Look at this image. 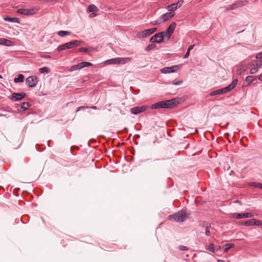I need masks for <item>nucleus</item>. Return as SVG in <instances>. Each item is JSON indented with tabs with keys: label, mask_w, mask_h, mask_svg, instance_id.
Returning <instances> with one entry per match:
<instances>
[{
	"label": "nucleus",
	"mask_w": 262,
	"mask_h": 262,
	"mask_svg": "<svg viewBox=\"0 0 262 262\" xmlns=\"http://www.w3.org/2000/svg\"><path fill=\"white\" fill-rule=\"evenodd\" d=\"M237 83V80L234 79L228 86L219 90L213 91L210 93V95L212 96L216 95H220L226 93L233 89L236 85Z\"/></svg>",
	"instance_id": "1"
},
{
	"label": "nucleus",
	"mask_w": 262,
	"mask_h": 262,
	"mask_svg": "<svg viewBox=\"0 0 262 262\" xmlns=\"http://www.w3.org/2000/svg\"><path fill=\"white\" fill-rule=\"evenodd\" d=\"M174 105L173 100L162 101L154 103L151 106V109H159L160 108H171Z\"/></svg>",
	"instance_id": "2"
},
{
	"label": "nucleus",
	"mask_w": 262,
	"mask_h": 262,
	"mask_svg": "<svg viewBox=\"0 0 262 262\" xmlns=\"http://www.w3.org/2000/svg\"><path fill=\"white\" fill-rule=\"evenodd\" d=\"M187 216L185 211L181 210L168 216V219L171 221L176 222H182L186 220Z\"/></svg>",
	"instance_id": "3"
},
{
	"label": "nucleus",
	"mask_w": 262,
	"mask_h": 262,
	"mask_svg": "<svg viewBox=\"0 0 262 262\" xmlns=\"http://www.w3.org/2000/svg\"><path fill=\"white\" fill-rule=\"evenodd\" d=\"M132 60L131 57L112 58L105 61L106 64H125Z\"/></svg>",
	"instance_id": "4"
},
{
	"label": "nucleus",
	"mask_w": 262,
	"mask_h": 262,
	"mask_svg": "<svg viewBox=\"0 0 262 262\" xmlns=\"http://www.w3.org/2000/svg\"><path fill=\"white\" fill-rule=\"evenodd\" d=\"M157 31V28H151V29H146V30H144V31L139 33L137 34V36L139 38H145V37H147L149 36L151 34H153L154 33H155Z\"/></svg>",
	"instance_id": "5"
},
{
	"label": "nucleus",
	"mask_w": 262,
	"mask_h": 262,
	"mask_svg": "<svg viewBox=\"0 0 262 262\" xmlns=\"http://www.w3.org/2000/svg\"><path fill=\"white\" fill-rule=\"evenodd\" d=\"M38 82V78L35 76H29L26 80V84L30 88L35 87Z\"/></svg>",
	"instance_id": "6"
},
{
	"label": "nucleus",
	"mask_w": 262,
	"mask_h": 262,
	"mask_svg": "<svg viewBox=\"0 0 262 262\" xmlns=\"http://www.w3.org/2000/svg\"><path fill=\"white\" fill-rule=\"evenodd\" d=\"M253 216V214L251 212L243 213H234L231 214V217L234 219H241L243 218H249Z\"/></svg>",
	"instance_id": "7"
},
{
	"label": "nucleus",
	"mask_w": 262,
	"mask_h": 262,
	"mask_svg": "<svg viewBox=\"0 0 262 262\" xmlns=\"http://www.w3.org/2000/svg\"><path fill=\"white\" fill-rule=\"evenodd\" d=\"M179 69V66H173L170 67H165L160 70L162 73L168 74L177 72Z\"/></svg>",
	"instance_id": "8"
},
{
	"label": "nucleus",
	"mask_w": 262,
	"mask_h": 262,
	"mask_svg": "<svg viewBox=\"0 0 262 262\" xmlns=\"http://www.w3.org/2000/svg\"><path fill=\"white\" fill-rule=\"evenodd\" d=\"M246 1H240L236 2V3L228 6L226 8V11H228L230 10H232L235 9L238 7H242L246 4Z\"/></svg>",
	"instance_id": "9"
},
{
	"label": "nucleus",
	"mask_w": 262,
	"mask_h": 262,
	"mask_svg": "<svg viewBox=\"0 0 262 262\" xmlns=\"http://www.w3.org/2000/svg\"><path fill=\"white\" fill-rule=\"evenodd\" d=\"M148 108L146 106H136L134 107H133L130 110V112L134 114V115H137L139 113H142L146 111L147 108Z\"/></svg>",
	"instance_id": "10"
},
{
	"label": "nucleus",
	"mask_w": 262,
	"mask_h": 262,
	"mask_svg": "<svg viewBox=\"0 0 262 262\" xmlns=\"http://www.w3.org/2000/svg\"><path fill=\"white\" fill-rule=\"evenodd\" d=\"M163 33H158L155 34L150 39V41L152 42L161 43L163 41Z\"/></svg>",
	"instance_id": "11"
},
{
	"label": "nucleus",
	"mask_w": 262,
	"mask_h": 262,
	"mask_svg": "<svg viewBox=\"0 0 262 262\" xmlns=\"http://www.w3.org/2000/svg\"><path fill=\"white\" fill-rule=\"evenodd\" d=\"M82 41L81 40H75L70 42L65 43L66 49H72L81 45Z\"/></svg>",
	"instance_id": "12"
},
{
	"label": "nucleus",
	"mask_w": 262,
	"mask_h": 262,
	"mask_svg": "<svg viewBox=\"0 0 262 262\" xmlns=\"http://www.w3.org/2000/svg\"><path fill=\"white\" fill-rule=\"evenodd\" d=\"M177 24L175 22L172 23L168 28L167 29V31H166V33L167 34V38L169 39L171 34L173 33L176 27Z\"/></svg>",
	"instance_id": "13"
},
{
	"label": "nucleus",
	"mask_w": 262,
	"mask_h": 262,
	"mask_svg": "<svg viewBox=\"0 0 262 262\" xmlns=\"http://www.w3.org/2000/svg\"><path fill=\"white\" fill-rule=\"evenodd\" d=\"M25 96V93H14L12 94L11 99L14 101H19L23 99Z\"/></svg>",
	"instance_id": "14"
},
{
	"label": "nucleus",
	"mask_w": 262,
	"mask_h": 262,
	"mask_svg": "<svg viewBox=\"0 0 262 262\" xmlns=\"http://www.w3.org/2000/svg\"><path fill=\"white\" fill-rule=\"evenodd\" d=\"M17 12L20 14L25 15H32L35 13L34 10L29 9H19Z\"/></svg>",
	"instance_id": "15"
},
{
	"label": "nucleus",
	"mask_w": 262,
	"mask_h": 262,
	"mask_svg": "<svg viewBox=\"0 0 262 262\" xmlns=\"http://www.w3.org/2000/svg\"><path fill=\"white\" fill-rule=\"evenodd\" d=\"M174 13L171 12H167V13L162 15L161 16V19L162 20L161 21L163 23L166 20H169L171 17H172L174 16Z\"/></svg>",
	"instance_id": "16"
},
{
	"label": "nucleus",
	"mask_w": 262,
	"mask_h": 262,
	"mask_svg": "<svg viewBox=\"0 0 262 262\" xmlns=\"http://www.w3.org/2000/svg\"><path fill=\"white\" fill-rule=\"evenodd\" d=\"M0 45H4L7 47L13 46L14 42L10 40L4 38H0Z\"/></svg>",
	"instance_id": "17"
},
{
	"label": "nucleus",
	"mask_w": 262,
	"mask_h": 262,
	"mask_svg": "<svg viewBox=\"0 0 262 262\" xmlns=\"http://www.w3.org/2000/svg\"><path fill=\"white\" fill-rule=\"evenodd\" d=\"M4 19L5 21L19 23V19L17 17H10L7 16L5 17Z\"/></svg>",
	"instance_id": "18"
},
{
	"label": "nucleus",
	"mask_w": 262,
	"mask_h": 262,
	"mask_svg": "<svg viewBox=\"0 0 262 262\" xmlns=\"http://www.w3.org/2000/svg\"><path fill=\"white\" fill-rule=\"evenodd\" d=\"M204 226L205 227V234L207 236H209L210 235V228L211 227V225L208 223L205 222L204 223Z\"/></svg>",
	"instance_id": "19"
},
{
	"label": "nucleus",
	"mask_w": 262,
	"mask_h": 262,
	"mask_svg": "<svg viewBox=\"0 0 262 262\" xmlns=\"http://www.w3.org/2000/svg\"><path fill=\"white\" fill-rule=\"evenodd\" d=\"M249 185L255 188H262V183L259 182H250L249 183Z\"/></svg>",
	"instance_id": "20"
},
{
	"label": "nucleus",
	"mask_w": 262,
	"mask_h": 262,
	"mask_svg": "<svg viewBox=\"0 0 262 262\" xmlns=\"http://www.w3.org/2000/svg\"><path fill=\"white\" fill-rule=\"evenodd\" d=\"M24 76L23 74H19L18 75L17 78H15L14 79V81L15 83L17 82H22L24 81Z\"/></svg>",
	"instance_id": "21"
},
{
	"label": "nucleus",
	"mask_w": 262,
	"mask_h": 262,
	"mask_svg": "<svg viewBox=\"0 0 262 262\" xmlns=\"http://www.w3.org/2000/svg\"><path fill=\"white\" fill-rule=\"evenodd\" d=\"M79 67H80V69H81L83 68H85V67H88L92 66V64L91 62H86V61L81 62L79 63Z\"/></svg>",
	"instance_id": "22"
},
{
	"label": "nucleus",
	"mask_w": 262,
	"mask_h": 262,
	"mask_svg": "<svg viewBox=\"0 0 262 262\" xmlns=\"http://www.w3.org/2000/svg\"><path fill=\"white\" fill-rule=\"evenodd\" d=\"M88 10L90 12H94L98 11V8L95 5H90L88 7Z\"/></svg>",
	"instance_id": "23"
},
{
	"label": "nucleus",
	"mask_w": 262,
	"mask_h": 262,
	"mask_svg": "<svg viewBox=\"0 0 262 262\" xmlns=\"http://www.w3.org/2000/svg\"><path fill=\"white\" fill-rule=\"evenodd\" d=\"M256 79V77L252 76H248L246 78V81L250 85L254 80Z\"/></svg>",
	"instance_id": "24"
},
{
	"label": "nucleus",
	"mask_w": 262,
	"mask_h": 262,
	"mask_svg": "<svg viewBox=\"0 0 262 262\" xmlns=\"http://www.w3.org/2000/svg\"><path fill=\"white\" fill-rule=\"evenodd\" d=\"M166 9L168 11H170L171 12L172 11H174L177 9V6H176L174 3L168 6Z\"/></svg>",
	"instance_id": "25"
},
{
	"label": "nucleus",
	"mask_w": 262,
	"mask_h": 262,
	"mask_svg": "<svg viewBox=\"0 0 262 262\" xmlns=\"http://www.w3.org/2000/svg\"><path fill=\"white\" fill-rule=\"evenodd\" d=\"M58 35L61 37H64L71 34V32L67 31H60L57 33Z\"/></svg>",
	"instance_id": "26"
},
{
	"label": "nucleus",
	"mask_w": 262,
	"mask_h": 262,
	"mask_svg": "<svg viewBox=\"0 0 262 262\" xmlns=\"http://www.w3.org/2000/svg\"><path fill=\"white\" fill-rule=\"evenodd\" d=\"M224 247V252H227L230 249L233 248L234 247V244H226L223 246Z\"/></svg>",
	"instance_id": "27"
},
{
	"label": "nucleus",
	"mask_w": 262,
	"mask_h": 262,
	"mask_svg": "<svg viewBox=\"0 0 262 262\" xmlns=\"http://www.w3.org/2000/svg\"><path fill=\"white\" fill-rule=\"evenodd\" d=\"M30 106V104L28 102H23V103H21V109L23 111H26Z\"/></svg>",
	"instance_id": "28"
},
{
	"label": "nucleus",
	"mask_w": 262,
	"mask_h": 262,
	"mask_svg": "<svg viewBox=\"0 0 262 262\" xmlns=\"http://www.w3.org/2000/svg\"><path fill=\"white\" fill-rule=\"evenodd\" d=\"M249 66H253V67L250 70V74H254L255 73H256L257 71H258V69L256 68V67L255 66V64L254 63H251V64H250Z\"/></svg>",
	"instance_id": "29"
},
{
	"label": "nucleus",
	"mask_w": 262,
	"mask_h": 262,
	"mask_svg": "<svg viewBox=\"0 0 262 262\" xmlns=\"http://www.w3.org/2000/svg\"><path fill=\"white\" fill-rule=\"evenodd\" d=\"M254 219L249 220L245 222L244 225L247 226L254 225Z\"/></svg>",
	"instance_id": "30"
},
{
	"label": "nucleus",
	"mask_w": 262,
	"mask_h": 262,
	"mask_svg": "<svg viewBox=\"0 0 262 262\" xmlns=\"http://www.w3.org/2000/svg\"><path fill=\"white\" fill-rule=\"evenodd\" d=\"M40 73H49L50 71V69L48 67H43L39 70Z\"/></svg>",
	"instance_id": "31"
},
{
	"label": "nucleus",
	"mask_w": 262,
	"mask_h": 262,
	"mask_svg": "<svg viewBox=\"0 0 262 262\" xmlns=\"http://www.w3.org/2000/svg\"><path fill=\"white\" fill-rule=\"evenodd\" d=\"M77 70H80L79 63L72 66L71 67V68L70 69V71L72 72V71H76Z\"/></svg>",
	"instance_id": "32"
},
{
	"label": "nucleus",
	"mask_w": 262,
	"mask_h": 262,
	"mask_svg": "<svg viewBox=\"0 0 262 262\" xmlns=\"http://www.w3.org/2000/svg\"><path fill=\"white\" fill-rule=\"evenodd\" d=\"M91 49H92V48H88L82 47V48H79V51L81 52H87L88 51H91Z\"/></svg>",
	"instance_id": "33"
},
{
	"label": "nucleus",
	"mask_w": 262,
	"mask_h": 262,
	"mask_svg": "<svg viewBox=\"0 0 262 262\" xmlns=\"http://www.w3.org/2000/svg\"><path fill=\"white\" fill-rule=\"evenodd\" d=\"M155 47H156V45L153 44V43H152V44H149V45H148L146 47V49H145V50H146V51H149V50H151V49H154V48H155Z\"/></svg>",
	"instance_id": "34"
},
{
	"label": "nucleus",
	"mask_w": 262,
	"mask_h": 262,
	"mask_svg": "<svg viewBox=\"0 0 262 262\" xmlns=\"http://www.w3.org/2000/svg\"><path fill=\"white\" fill-rule=\"evenodd\" d=\"M209 250H210V251L212 252H215V247H214V245L213 244H210L208 247V248H207Z\"/></svg>",
	"instance_id": "35"
},
{
	"label": "nucleus",
	"mask_w": 262,
	"mask_h": 262,
	"mask_svg": "<svg viewBox=\"0 0 262 262\" xmlns=\"http://www.w3.org/2000/svg\"><path fill=\"white\" fill-rule=\"evenodd\" d=\"M67 49L66 48V45L65 43H63L62 45H61L60 46H59L57 49V50L58 51H62V50H66Z\"/></svg>",
	"instance_id": "36"
},
{
	"label": "nucleus",
	"mask_w": 262,
	"mask_h": 262,
	"mask_svg": "<svg viewBox=\"0 0 262 262\" xmlns=\"http://www.w3.org/2000/svg\"><path fill=\"white\" fill-rule=\"evenodd\" d=\"M255 64V66L258 70V69L262 68V62L260 60L256 61Z\"/></svg>",
	"instance_id": "37"
},
{
	"label": "nucleus",
	"mask_w": 262,
	"mask_h": 262,
	"mask_svg": "<svg viewBox=\"0 0 262 262\" xmlns=\"http://www.w3.org/2000/svg\"><path fill=\"white\" fill-rule=\"evenodd\" d=\"M254 225L258 226H262V222L260 221H257L255 219H254Z\"/></svg>",
	"instance_id": "38"
},
{
	"label": "nucleus",
	"mask_w": 262,
	"mask_h": 262,
	"mask_svg": "<svg viewBox=\"0 0 262 262\" xmlns=\"http://www.w3.org/2000/svg\"><path fill=\"white\" fill-rule=\"evenodd\" d=\"M183 3V1L181 0V1H179L177 3H174V4H175L176 6H177V8L178 9V8L182 6Z\"/></svg>",
	"instance_id": "39"
},
{
	"label": "nucleus",
	"mask_w": 262,
	"mask_h": 262,
	"mask_svg": "<svg viewBox=\"0 0 262 262\" xmlns=\"http://www.w3.org/2000/svg\"><path fill=\"white\" fill-rule=\"evenodd\" d=\"M183 3V1L181 0V1H179L177 3H174V4H175L176 6H177V8L178 9V8L182 6Z\"/></svg>",
	"instance_id": "40"
},
{
	"label": "nucleus",
	"mask_w": 262,
	"mask_h": 262,
	"mask_svg": "<svg viewBox=\"0 0 262 262\" xmlns=\"http://www.w3.org/2000/svg\"><path fill=\"white\" fill-rule=\"evenodd\" d=\"M256 58L257 59H259L260 60L262 59V52L257 54L256 56Z\"/></svg>",
	"instance_id": "41"
},
{
	"label": "nucleus",
	"mask_w": 262,
	"mask_h": 262,
	"mask_svg": "<svg viewBox=\"0 0 262 262\" xmlns=\"http://www.w3.org/2000/svg\"><path fill=\"white\" fill-rule=\"evenodd\" d=\"M182 80H179V81H176V82H172V84L173 85H180L182 83Z\"/></svg>",
	"instance_id": "42"
},
{
	"label": "nucleus",
	"mask_w": 262,
	"mask_h": 262,
	"mask_svg": "<svg viewBox=\"0 0 262 262\" xmlns=\"http://www.w3.org/2000/svg\"><path fill=\"white\" fill-rule=\"evenodd\" d=\"M179 249L180 250H188V248L184 246H179Z\"/></svg>",
	"instance_id": "43"
},
{
	"label": "nucleus",
	"mask_w": 262,
	"mask_h": 262,
	"mask_svg": "<svg viewBox=\"0 0 262 262\" xmlns=\"http://www.w3.org/2000/svg\"><path fill=\"white\" fill-rule=\"evenodd\" d=\"M161 23H162L161 21H160L159 20H158L155 22H151V24L152 25H158V24H160Z\"/></svg>",
	"instance_id": "44"
},
{
	"label": "nucleus",
	"mask_w": 262,
	"mask_h": 262,
	"mask_svg": "<svg viewBox=\"0 0 262 262\" xmlns=\"http://www.w3.org/2000/svg\"><path fill=\"white\" fill-rule=\"evenodd\" d=\"M189 53H190V51L187 50V52L186 53V54L184 55V58H188L189 57Z\"/></svg>",
	"instance_id": "45"
},
{
	"label": "nucleus",
	"mask_w": 262,
	"mask_h": 262,
	"mask_svg": "<svg viewBox=\"0 0 262 262\" xmlns=\"http://www.w3.org/2000/svg\"><path fill=\"white\" fill-rule=\"evenodd\" d=\"M194 45H190V46L188 47V50L190 51V50H192V49H193V48H194Z\"/></svg>",
	"instance_id": "46"
},
{
	"label": "nucleus",
	"mask_w": 262,
	"mask_h": 262,
	"mask_svg": "<svg viewBox=\"0 0 262 262\" xmlns=\"http://www.w3.org/2000/svg\"><path fill=\"white\" fill-rule=\"evenodd\" d=\"M86 108V107H84V106H80V107H78L77 110V112L79 111H80L81 110H83V109H84V108Z\"/></svg>",
	"instance_id": "47"
},
{
	"label": "nucleus",
	"mask_w": 262,
	"mask_h": 262,
	"mask_svg": "<svg viewBox=\"0 0 262 262\" xmlns=\"http://www.w3.org/2000/svg\"><path fill=\"white\" fill-rule=\"evenodd\" d=\"M161 33H162V36H163V38L165 37H167V34L166 33V31L165 32H161Z\"/></svg>",
	"instance_id": "48"
},
{
	"label": "nucleus",
	"mask_w": 262,
	"mask_h": 262,
	"mask_svg": "<svg viewBox=\"0 0 262 262\" xmlns=\"http://www.w3.org/2000/svg\"><path fill=\"white\" fill-rule=\"evenodd\" d=\"M258 78L259 80L262 81V73L258 76Z\"/></svg>",
	"instance_id": "49"
},
{
	"label": "nucleus",
	"mask_w": 262,
	"mask_h": 262,
	"mask_svg": "<svg viewBox=\"0 0 262 262\" xmlns=\"http://www.w3.org/2000/svg\"><path fill=\"white\" fill-rule=\"evenodd\" d=\"M45 57L46 58H50V56L49 55H46V56H45Z\"/></svg>",
	"instance_id": "50"
},
{
	"label": "nucleus",
	"mask_w": 262,
	"mask_h": 262,
	"mask_svg": "<svg viewBox=\"0 0 262 262\" xmlns=\"http://www.w3.org/2000/svg\"><path fill=\"white\" fill-rule=\"evenodd\" d=\"M217 262H225V261H224V260H220V259H219V260H217Z\"/></svg>",
	"instance_id": "51"
},
{
	"label": "nucleus",
	"mask_w": 262,
	"mask_h": 262,
	"mask_svg": "<svg viewBox=\"0 0 262 262\" xmlns=\"http://www.w3.org/2000/svg\"><path fill=\"white\" fill-rule=\"evenodd\" d=\"M91 108H93V109H94V110H96V106H94L91 107Z\"/></svg>",
	"instance_id": "52"
},
{
	"label": "nucleus",
	"mask_w": 262,
	"mask_h": 262,
	"mask_svg": "<svg viewBox=\"0 0 262 262\" xmlns=\"http://www.w3.org/2000/svg\"><path fill=\"white\" fill-rule=\"evenodd\" d=\"M92 15L93 16H95V15H96V14H95V13H92Z\"/></svg>",
	"instance_id": "53"
},
{
	"label": "nucleus",
	"mask_w": 262,
	"mask_h": 262,
	"mask_svg": "<svg viewBox=\"0 0 262 262\" xmlns=\"http://www.w3.org/2000/svg\"><path fill=\"white\" fill-rule=\"evenodd\" d=\"M221 249V247L220 246H219L218 248H217V249Z\"/></svg>",
	"instance_id": "54"
},
{
	"label": "nucleus",
	"mask_w": 262,
	"mask_h": 262,
	"mask_svg": "<svg viewBox=\"0 0 262 262\" xmlns=\"http://www.w3.org/2000/svg\"><path fill=\"white\" fill-rule=\"evenodd\" d=\"M2 78V76L0 75V78Z\"/></svg>",
	"instance_id": "55"
},
{
	"label": "nucleus",
	"mask_w": 262,
	"mask_h": 262,
	"mask_svg": "<svg viewBox=\"0 0 262 262\" xmlns=\"http://www.w3.org/2000/svg\"><path fill=\"white\" fill-rule=\"evenodd\" d=\"M260 61H261V62H262V59L260 60Z\"/></svg>",
	"instance_id": "56"
},
{
	"label": "nucleus",
	"mask_w": 262,
	"mask_h": 262,
	"mask_svg": "<svg viewBox=\"0 0 262 262\" xmlns=\"http://www.w3.org/2000/svg\"><path fill=\"white\" fill-rule=\"evenodd\" d=\"M261 189H262V188H261Z\"/></svg>",
	"instance_id": "57"
}]
</instances>
